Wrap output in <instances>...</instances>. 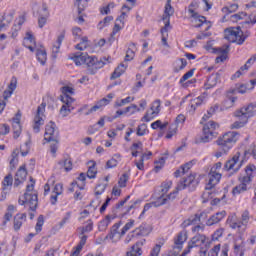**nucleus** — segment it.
<instances>
[{
	"mask_svg": "<svg viewBox=\"0 0 256 256\" xmlns=\"http://www.w3.org/2000/svg\"><path fill=\"white\" fill-rule=\"evenodd\" d=\"M245 175L240 176L238 178L239 185L233 188V195H241V193H245V191H249V187L251 186V182L253 181V177H256V166L253 164H248L245 168Z\"/></svg>",
	"mask_w": 256,
	"mask_h": 256,
	"instance_id": "nucleus-1",
	"label": "nucleus"
},
{
	"mask_svg": "<svg viewBox=\"0 0 256 256\" xmlns=\"http://www.w3.org/2000/svg\"><path fill=\"white\" fill-rule=\"evenodd\" d=\"M234 117L239 119L231 125V129H241L249 123L251 117H256V104H248L234 112Z\"/></svg>",
	"mask_w": 256,
	"mask_h": 256,
	"instance_id": "nucleus-2",
	"label": "nucleus"
},
{
	"mask_svg": "<svg viewBox=\"0 0 256 256\" xmlns=\"http://www.w3.org/2000/svg\"><path fill=\"white\" fill-rule=\"evenodd\" d=\"M18 203L23 205L28 211H35L37 209L38 198L33 178H30V183L26 186V193L19 198Z\"/></svg>",
	"mask_w": 256,
	"mask_h": 256,
	"instance_id": "nucleus-3",
	"label": "nucleus"
},
{
	"mask_svg": "<svg viewBox=\"0 0 256 256\" xmlns=\"http://www.w3.org/2000/svg\"><path fill=\"white\" fill-rule=\"evenodd\" d=\"M209 117H211V114H205L201 120L203 125L202 136L200 138L201 143H209L210 141H213L217 135H219V133H217V129L220 127L219 123L213 120L205 122L207 119H209Z\"/></svg>",
	"mask_w": 256,
	"mask_h": 256,
	"instance_id": "nucleus-4",
	"label": "nucleus"
},
{
	"mask_svg": "<svg viewBox=\"0 0 256 256\" xmlns=\"http://www.w3.org/2000/svg\"><path fill=\"white\" fill-rule=\"evenodd\" d=\"M188 13L191 15L192 27L202 28V32L196 36V39L203 40L211 37V32H205L211 29V22H208L204 16H199L191 8H189Z\"/></svg>",
	"mask_w": 256,
	"mask_h": 256,
	"instance_id": "nucleus-5",
	"label": "nucleus"
},
{
	"mask_svg": "<svg viewBox=\"0 0 256 256\" xmlns=\"http://www.w3.org/2000/svg\"><path fill=\"white\" fill-rule=\"evenodd\" d=\"M251 221V214L248 210H245L241 214L240 221L235 220V214L231 215L227 219V223L231 229H237L239 233H245L249 222Z\"/></svg>",
	"mask_w": 256,
	"mask_h": 256,
	"instance_id": "nucleus-6",
	"label": "nucleus"
},
{
	"mask_svg": "<svg viewBox=\"0 0 256 256\" xmlns=\"http://www.w3.org/2000/svg\"><path fill=\"white\" fill-rule=\"evenodd\" d=\"M239 139H241V134L235 131H229L218 137L216 145L226 151H231Z\"/></svg>",
	"mask_w": 256,
	"mask_h": 256,
	"instance_id": "nucleus-7",
	"label": "nucleus"
},
{
	"mask_svg": "<svg viewBox=\"0 0 256 256\" xmlns=\"http://www.w3.org/2000/svg\"><path fill=\"white\" fill-rule=\"evenodd\" d=\"M224 37L229 43H236L237 45L245 43V35H243V31L239 27L226 29Z\"/></svg>",
	"mask_w": 256,
	"mask_h": 256,
	"instance_id": "nucleus-8",
	"label": "nucleus"
},
{
	"mask_svg": "<svg viewBox=\"0 0 256 256\" xmlns=\"http://www.w3.org/2000/svg\"><path fill=\"white\" fill-rule=\"evenodd\" d=\"M246 161V159L241 158V152H236L234 156L225 163L224 171H233V173H237Z\"/></svg>",
	"mask_w": 256,
	"mask_h": 256,
	"instance_id": "nucleus-9",
	"label": "nucleus"
},
{
	"mask_svg": "<svg viewBox=\"0 0 256 256\" xmlns=\"http://www.w3.org/2000/svg\"><path fill=\"white\" fill-rule=\"evenodd\" d=\"M161 113V100H155L150 105V111H147L145 115L141 118L143 123H149L153 121Z\"/></svg>",
	"mask_w": 256,
	"mask_h": 256,
	"instance_id": "nucleus-10",
	"label": "nucleus"
},
{
	"mask_svg": "<svg viewBox=\"0 0 256 256\" xmlns=\"http://www.w3.org/2000/svg\"><path fill=\"white\" fill-rule=\"evenodd\" d=\"M45 124V104H41L38 109L37 113L34 117L33 123V131L34 133H39L41 131V126Z\"/></svg>",
	"mask_w": 256,
	"mask_h": 256,
	"instance_id": "nucleus-11",
	"label": "nucleus"
},
{
	"mask_svg": "<svg viewBox=\"0 0 256 256\" xmlns=\"http://www.w3.org/2000/svg\"><path fill=\"white\" fill-rule=\"evenodd\" d=\"M121 227V222L115 223L111 229L108 235H106V239L108 241H111V243H119L121 241V238L125 235L123 234V231L119 232V228Z\"/></svg>",
	"mask_w": 256,
	"mask_h": 256,
	"instance_id": "nucleus-12",
	"label": "nucleus"
},
{
	"mask_svg": "<svg viewBox=\"0 0 256 256\" xmlns=\"http://www.w3.org/2000/svg\"><path fill=\"white\" fill-rule=\"evenodd\" d=\"M57 126L54 122H49L46 125L45 133H44V141L45 143H51V141H57Z\"/></svg>",
	"mask_w": 256,
	"mask_h": 256,
	"instance_id": "nucleus-13",
	"label": "nucleus"
},
{
	"mask_svg": "<svg viewBox=\"0 0 256 256\" xmlns=\"http://www.w3.org/2000/svg\"><path fill=\"white\" fill-rule=\"evenodd\" d=\"M114 97H115L114 93L108 94L105 98H102L94 106H92L88 110L87 115H91V113H95L96 111H100L104 107H107V105H109V103H111V101H113Z\"/></svg>",
	"mask_w": 256,
	"mask_h": 256,
	"instance_id": "nucleus-14",
	"label": "nucleus"
},
{
	"mask_svg": "<svg viewBox=\"0 0 256 256\" xmlns=\"http://www.w3.org/2000/svg\"><path fill=\"white\" fill-rule=\"evenodd\" d=\"M12 130L14 139H19L21 137V133L23 132V126L21 125V112H18L12 118Z\"/></svg>",
	"mask_w": 256,
	"mask_h": 256,
	"instance_id": "nucleus-15",
	"label": "nucleus"
},
{
	"mask_svg": "<svg viewBox=\"0 0 256 256\" xmlns=\"http://www.w3.org/2000/svg\"><path fill=\"white\" fill-rule=\"evenodd\" d=\"M189 239V234L187 231L183 230L179 232L175 237H174V246L173 249H177V251H182L183 250V245H185V242Z\"/></svg>",
	"mask_w": 256,
	"mask_h": 256,
	"instance_id": "nucleus-16",
	"label": "nucleus"
},
{
	"mask_svg": "<svg viewBox=\"0 0 256 256\" xmlns=\"http://www.w3.org/2000/svg\"><path fill=\"white\" fill-rule=\"evenodd\" d=\"M63 105L60 108V115L61 117H68V115H71V112L75 110V107H73V99L67 100V98H61L60 100Z\"/></svg>",
	"mask_w": 256,
	"mask_h": 256,
	"instance_id": "nucleus-17",
	"label": "nucleus"
},
{
	"mask_svg": "<svg viewBox=\"0 0 256 256\" xmlns=\"http://www.w3.org/2000/svg\"><path fill=\"white\" fill-rule=\"evenodd\" d=\"M225 79V75H223V71H219L215 74H212L206 84L205 87L206 89H211L217 85V83H221Z\"/></svg>",
	"mask_w": 256,
	"mask_h": 256,
	"instance_id": "nucleus-18",
	"label": "nucleus"
},
{
	"mask_svg": "<svg viewBox=\"0 0 256 256\" xmlns=\"http://www.w3.org/2000/svg\"><path fill=\"white\" fill-rule=\"evenodd\" d=\"M245 251H249L247 247V242L243 240V237L236 239L234 241V253L239 256H245Z\"/></svg>",
	"mask_w": 256,
	"mask_h": 256,
	"instance_id": "nucleus-19",
	"label": "nucleus"
},
{
	"mask_svg": "<svg viewBox=\"0 0 256 256\" xmlns=\"http://www.w3.org/2000/svg\"><path fill=\"white\" fill-rule=\"evenodd\" d=\"M15 17V11L13 10H8L6 12H4L1 16H0V27L4 26V31H7V25H9V23H11V21H13V18Z\"/></svg>",
	"mask_w": 256,
	"mask_h": 256,
	"instance_id": "nucleus-20",
	"label": "nucleus"
},
{
	"mask_svg": "<svg viewBox=\"0 0 256 256\" xmlns=\"http://www.w3.org/2000/svg\"><path fill=\"white\" fill-rule=\"evenodd\" d=\"M181 190L182 189H179V186H177V188L174 191H172L170 194H166L165 196H158V199L160 201L156 203V205H165L168 201H175V199H177V195L179 191Z\"/></svg>",
	"mask_w": 256,
	"mask_h": 256,
	"instance_id": "nucleus-21",
	"label": "nucleus"
},
{
	"mask_svg": "<svg viewBox=\"0 0 256 256\" xmlns=\"http://www.w3.org/2000/svg\"><path fill=\"white\" fill-rule=\"evenodd\" d=\"M83 189H85L83 184L79 185V182H72L69 191L75 193L74 199H76V201H81V199H83V193L81 192Z\"/></svg>",
	"mask_w": 256,
	"mask_h": 256,
	"instance_id": "nucleus-22",
	"label": "nucleus"
},
{
	"mask_svg": "<svg viewBox=\"0 0 256 256\" xmlns=\"http://www.w3.org/2000/svg\"><path fill=\"white\" fill-rule=\"evenodd\" d=\"M33 13H36V15H38V17H43V15L45 17H50V13H49V6H47L46 3H42V4H35L33 6Z\"/></svg>",
	"mask_w": 256,
	"mask_h": 256,
	"instance_id": "nucleus-23",
	"label": "nucleus"
},
{
	"mask_svg": "<svg viewBox=\"0 0 256 256\" xmlns=\"http://www.w3.org/2000/svg\"><path fill=\"white\" fill-rule=\"evenodd\" d=\"M107 62L99 61L95 56H89L86 54L85 65L88 67H94V69H101Z\"/></svg>",
	"mask_w": 256,
	"mask_h": 256,
	"instance_id": "nucleus-24",
	"label": "nucleus"
},
{
	"mask_svg": "<svg viewBox=\"0 0 256 256\" xmlns=\"http://www.w3.org/2000/svg\"><path fill=\"white\" fill-rule=\"evenodd\" d=\"M225 217H227V212L225 211L217 212L207 220L206 225H208V227L217 225V223H220V221H223Z\"/></svg>",
	"mask_w": 256,
	"mask_h": 256,
	"instance_id": "nucleus-25",
	"label": "nucleus"
},
{
	"mask_svg": "<svg viewBox=\"0 0 256 256\" xmlns=\"http://www.w3.org/2000/svg\"><path fill=\"white\" fill-rule=\"evenodd\" d=\"M23 45L32 53L33 51H35V38L33 37V33L31 31L26 32L23 40Z\"/></svg>",
	"mask_w": 256,
	"mask_h": 256,
	"instance_id": "nucleus-26",
	"label": "nucleus"
},
{
	"mask_svg": "<svg viewBox=\"0 0 256 256\" xmlns=\"http://www.w3.org/2000/svg\"><path fill=\"white\" fill-rule=\"evenodd\" d=\"M199 181L195 178V174H190L183 182L178 184V189H185V187H195Z\"/></svg>",
	"mask_w": 256,
	"mask_h": 256,
	"instance_id": "nucleus-27",
	"label": "nucleus"
},
{
	"mask_svg": "<svg viewBox=\"0 0 256 256\" xmlns=\"http://www.w3.org/2000/svg\"><path fill=\"white\" fill-rule=\"evenodd\" d=\"M25 221H27V214H16L14 217V231H19Z\"/></svg>",
	"mask_w": 256,
	"mask_h": 256,
	"instance_id": "nucleus-28",
	"label": "nucleus"
},
{
	"mask_svg": "<svg viewBox=\"0 0 256 256\" xmlns=\"http://www.w3.org/2000/svg\"><path fill=\"white\" fill-rule=\"evenodd\" d=\"M115 215H107L103 220L98 223L99 231H107V227L114 221Z\"/></svg>",
	"mask_w": 256,
	"mask_h": 256,
	"instance_id": "nucleus-29",
	"label": "nucleus"
},
{
	"mask_svg": "<svg viewBox=\"0 0 256 256\" xmlns=\"http://www.w3.org/2000/svg\"><path fill=\"white\" fill-rule=\"evenodd\" d=\"M77 231L81 237H87V233L93 231V221L88 220L82 227H79Z\"/></svg>",
	"mask_w": 256,
	"mask_h": 256,
	"instance_id": "nucleus-30",
	"label": "nucleus"
},
{
	"mask_svg": "<svg viewBox=\"0 0 256 256\" xmlns=\"http://www.w3.org/2000/svg\"><path fill=\"white\" fill-rule=\"evenodd\" d=\"M206 99H207V96L205 94L192 99L189 104L191 111H195V109H197V107H199L200 105H203V103H205Z\"/></svg>",
	"mask_w": 256,
	"mask_h": 256,
	"instance_id": "nucleus-31",
	"label": "nucleus"
},
{
	"mask_svg": "<svg viewBox=\"0 0 256 256\" xmlns=\"http://www.w3.org/2000/svg\"><path fill=\"white\" fill-rule=\"evenodd\" d=\"M25 179H27V170L25 167H20L16 173L14 185H21Z\"/></svg>",
	"mask_w": 256,
	"mask_h": 256,
	"instance_id": "nucleus-32",
	"label": "nucleus"
},
{
	"mask_svg": "<svg viewBox=\"0 0 256 256\" xmlns=\"http://www.w3.org/2000/svg\"><path fill=\"white\" fill-rule=\"evenodd\" d=\"M133 9L131 6L124 5L122 7L121 15L116 19V23H120L121 25H125V21H127V17L129 15V11Z\"/></svg>",
	"mask_w": 256,
	"mask_h": 256,
	"instance_id": "nucleus-33",
	"label": "nucleus"
},
{
	"mask_svg": "<svg viewBox=\"0 0 256 256\" xmlns=\"http://www.w3.org/2000/svg\"><path fill=\"white\" fill-rule=\"evenodd\" d=\"M135 101V97L133 96H127L126 98H118L114 102V108L119 109V107H125V105H129V103H133Z\"/></svg>",
	"mask_w": 256,
	"mask_h": 256,
	"instance_id": "nucleus-34",
	"label": "nucleus"
},
{
	"mask_svg": "<svg viewBox=\"0 0 256 256\" xmlns=\"http://www.w3.org/2000/svg\"><path fill=\"white\" fill-rule=\"evenodd\" d=\"M187 67V59L185 58H179L174 61L173 63V71L174 73H179L180 71H183Z\"/></svg>",
	"mask_w": 256,
	"mask_h": 256,
	"instance_id": "nucleus-35",
	"label": "nucleus"
},
{
	"mask_svg": "<svg viewBox=\"0 0 256 256\" xmlns=\"http://www.w3.org/2000/svg\"><path fill=\"white\" fill-rule=\"evenodd\" d=\"M193 75H195V69H191L188 72H186L179 80V84L181 85V87H189V85H191V81H188V82H185V81L191 79Z\"/></svg>",
	"mask_w": 256,
	"mask_h": 256,
	"instance_id": "nucleus-36",
	"label": "nucleus"
},
{
	"mask_svg": "<svg viewBox=\"0 0 256 256\" xmlns=\"http://www.w3.org/2000/svg\"><path fill=\"white\" fill-rule=\"evenodd\" d=\"M209 180L206 184V189H213L215 185H219V181H221L222 175L208 174Z\"/></svg>",
	"mask_w": 256,
	"mask_h": 256,
	"instance_id": "nucleus-37",
	"label": "nucleus"
},
{
	"mask_svg": "<svg viewBox=\"0 0 256 256\" xmlns=\"http://www.w3.org/2000/svg\"><path fill=\"white\" fill-rule=\"evenodd\" d=\"M60 91H61V95H60V100L61 99H65V98H67V100H69V99H73L72 97H71V95H74L75 94V89L73 88V87H71V86H64V87H62L61 89H60Z\"/></svg>",
	"mask_w": 256,
	"mask_h": 256,
	"instance_id": "nucleus-38",
	"label": "nucleus"
},
{
	"mask_svg": "<svg viewBox=\"0 0 256 256\" xmlns=\"http://www.w3.org/2000/svg\"><path fill=\"white\" fill-rule=\"evenodd\" d=\"M58 165H60L61 169H64V171H71L73 169V161L69 156H66L60 160Z\"/></svg>",
	"mask_w": 256,
	"mask_h": 256,
	"instance_id": "nucleus-39",
	"label": "nucleus"
},
{
	"mask_svg": "<svg viewBox=\"0 0 256 256\" xmlns=\"http://www.w3.org/2000/svg\"><path fill=\"white\" fill-rule=\"evenodd\" d=\"M88 171H87V177L88 179H95L97 177V163L93 160H90L88 162Z\"/></svg>",
	"mask_w": 256,
	"mask_h": 256,
	"instance_id": "nucleus-40",
	"label": "nucleus"
},
{
	"mask_svg": "<svg viewBox=\"0 0 256 256\" xmlns=\"http://www.w3.org/2000/svg\"><path fill=\"white\" fill-rule=\"evenodd\" d=\"M19 148H16L11 153V159L9 161L10 169H15L19 165Z\"/></svg>",
	"mask_w": 256,
	"mask_h": 256,
	"instance_id": "nucleus-41",
	"label": "nucleus"
},
{
	"mask_svg": "<svg viewBox=\"0 0 256 256\" xmlns=\"http://www.w3.org/2000/svg\"><path fill=\"white\" fill-rule=\"evenodd\" d=\"M135 53H137V45L130 43L126 51L125 61H133V59H135Z\"/></svg>",
	"mask_w": 256,
	"mask_h": 256,
	"instance_id": "nucleus-42",
	"label": "nucleus"
},
{
	"mask_svg": "<svg viewBox=\"0 0 256 256\" xmlns=\"http://www.w3.org/2000/svg\"><path fill=\"white\" fill-rule=\"evenodd\" d=\"M173 187V182L171 181H165L160 185L159 189V197H166L167 193H169V190Z\"/></svg>",
	"mask_w": 256,
	"mask_h": 256,
	"instance_id": "nucleus-43",
	"label": "nucleus"
},
{
	"mask_svg": "<svg viewBox=\"0 0 256 256\" xmlns=\"http://www.w3.org/2000/svg\"><path fill=\"white\" fill-rule=\"evenodd\" d=\"M36 57L41 65H45V63H47V51L43 47L36 50Z\"/></svg>",
	"mask_w": 256,
	"mask_h": 256,
	"instance_id": "nucleus-44",
	"label": "nucleus"
},
{
	"mask_svg": "<svg viewBox=\"0 0 256 256\" xmlns=\"http://www.w3.org/2000/svg\"><path fill=\"white\" fill-rule=\"evenodd\" d=\"M53 193L55 195L51 196V203L52 205H55L57 203V197H59V195H63V184H56L53 189Z\"/></svg>",
	"mask_w": 256,
	"mask_h": 256,
	"instance_id": "nucleus-45",
	"label": "nucleus"
},
{
	"mask_svg": "<svg viewBox=\"0 0 256 256\" xmlns=\"http://www.w3.org/2000/svg\"><path fill=\"white\" fill-rule=\"evenodd\" d=\"M22 157H27L31 151V134H28V140L20 147Z\"/></svg>",
	"mask_w": 256,
	"mask_h": 256,
	"instance_id": "nucleus-46",
	"label": "nucleus"
},
{
	"mask_svg": "<svg viewBox=\"0 0 256 256\" xmlns=\"http://www.w3.org/2000/svg\"><path fill=\"white\" fill-rule=\"evenodd\" d=\"M133 233L135 235H141L142 237H147L151 233V228L148 225L142 224L140 227L136 228Z\"/></svg>",
	"mask_w": 256,
	"mask_h": 256,
	"instance_id": "nucleus-47",
	"label": "nucleus"
},
{
	"mask_svg": "<svg viewBox=\"0 0 256 256\" xmlns=\"http://www.w3.org/2000/svg\"><path fill=\"white\" fill-rule=\"evenodd\" d=\"M63 39H65V33L62 32L58 35L57 40L52 47V53L54 55H57V53H59V50L61 49V44L63 43Z\"/></svg>",
	"mask_w": 256,
	"mask_h": 256,
	"instance_id": "nucleus-48",
	"label": "nucleus"
},
{
	"mask_svg": "<svg viewBox=\"0 0 256 256\" xmlns=\"http://www.w3.org/2000/svg\"><path fill=\"white\" fill-rule=\"evenodd\" d=\"M253 63V59H249L244 66H242L233 76L232 79H239L241 75H245V71L249 70L250 65Z\"/></svg>",
	"mask_w": 256,
	"mask_h": 256,
	"instance_id": "nucleus-49",
	"label": "nucleus"
},
{
	"mask_svg": "<svg viewBox=\"0 0 256 256\" xmlns=\"http://www.w3.org/2000/svg\"><path fill=\"white\" fill-rule=\"evenodd\" d=\"M120 161H121V154H115L110 160L106 162V168L114 169V167H117V165H119Z\"/></svg>",
	"mask_w": 256,
	"mask_h": 256,
	"instance_id": "nucleus-50",
	"label": "nucleus"
},
{
	"mask_svg": "<svg viewBox=\"0 0 256 256\" xmlns=\"http://www.w3.org/2000/svg\"><path fill=\"white\" fill-rule=\"evenodd\" d=\"M160 201L161 200H159V196H156L155 201L145 204L144 209L139 216V219H143V215H145V213H147V211H149L151 207H161V205H157V203H159Z\"/></svg>",
	"mask_w": 256,
	"mask_h": 256,
	"instance_id": "nucleus-51",
	"label": "nucleus"
},
{
	"mask_svg": "<svg viewBox=\"0 0 256 256\" xmlns=\"http://www.w3.org/2000/svg\"><path fill=\"white\" fill-rule=\"evenodd\" d=\"M130 151L132 153V157H137L139 154L143 153V143L136 142L132 144Z\"/></svg>",
	"mask_w": 256,
	"mask_h": 256,
	"instance_id": "nucleus-52",
	"label": "nucleus"
},
{
	"mask_svg": "<svg viewBox=\"0 0 256 256\" xmlns=\"http://www.w3.org/2000/svg\"><path fill=\"white\" fill-rule=\"evenodd\" d=\"M143 255V251L141 250V247H139V242L134 244L131 249L126 253L125 256H141Z\"/></svg>",
	"mask_w": 256,
	"mask_h": 256,
	"instance_id": "nucleus-53",
	"label": "nucleus"
},
{
	"mask_svg": "<svg viewBox=\"0 0 256 256\" xmlns=\"http://www.w3.org/2000/svg\"><path fill=\"white\" fill-rule=\"evenodd\" d=\"M124 111L126 113V117H132V115H136V113H139L140 109L139 106L136 104H130L129 106L124 108Z\"/></svg>",
	"mask_w": 256,
	"mask_h": 256,
	"instance_id": "nucleus-54",
	"label": "nucleus"
},
{
	"mask_svg": "<svg viewBox=\"0 0 256 256\" xmlns=\"http://www.w3.org/2000/svg\"><path fill=\"white\" fill-rule=\"evenodd\" d=\"M230 21L232 23H239V21H244L246 23L247 21V13L245 12H239L237 14H233L231 17H230Z\"/></svg>",
	"mask_w": 256,
	"mask_h": 256,
	"instance_id": "nucleus-55",
	"label": "nucleus"
},
{
	"mask_svg": "<svg viewBox=\"0 0 256 256\" xmlns=\"http://www.w3.org/2000/svg\"><path fill=\"white\" fill-rule=\"evenodd\" d=\"M125 71H127V65L125 64H120L114 71V73L112 74L111 78L112 79H118V77H121L123 75V73H125Z\"/></svg>",
	"mask_w": 256,
	"mask_h": 256,
	"instance_id": "nucleus-56",
	"label": "nucleus"
},
{
	"mask_svg": "<svg viewBox=\"0 0 256 256\" xmlns=\"http://www.w3.org/2000/svg\"><path fill=\"white\" fill-rule=\"evenodd\" d=\"M86 55L87 54L74 55L73 57H70V59H72L77 67H80V65H85Z\"/></svg>",
	"mask_w": 256,
	"mask_h": 256,
	"instance_id": "nucleus-57",
	"label": "nucleus"
},
{
	"mask_svg": "<svg viewBox=\"0 0 256 256\" xmlns=\"http://www.w3.org/2000/svg\"><path fill=\"white\" fill-rule=\"evenodd\" d=\"M16 211L17 207H15L14 205H8L3 219H5L6 221H11V219H13V213H15Z\"/></svg>",
	"mask_w": 256,
	"mask_h": 256,
	"instance_id": "nucleus-58",
	"label": "nucleus"
},
{
	"mask_svg": "<svg viewBox=\"0 0 256 256\" xmlns=\"http://www.w3.org/2000/svg\"><path fill=\"white\" fill-rule=\"evenodd\" d=\"M85 243H87V236L80 237V243L73 251L72 256H79V253H81V249H83Z\"/></svg>",
	"mask_w": 256,
	"mask_h": 256,
	"instance_id": "nucleus-59",
	"label": "nucleus"
},
{
	"mask_svg": "<svg viewBox=\"0 0 256 256\" xmlns=\"http://www.w3.org/2000/svg\"><path fill=\"white\" fill-rule=\"evenodd\" d=\"M111 21H113V16L105 17L102 21L98 23L97 29H99V31H103L105 27H109Z\"/></svg>",
	"mask_w": 256,
	"mask_h": 256,
	"instance_id": "nucleus-60",
	"label": "nucleus"
},
{
	"mask_svg": "<svg viewBox=\"0 0 256 256\" xmlns=\"http://www.w3.org/2000/svg\"><path fill=\"white\" fill-rule=\"evenodd\" d=\"M175 13V9H173V6H171V3L166 2L164 7V17L163 19H169Z\"/></svg>",
	"mask_w": 256,
	"mask_h": 256,
	"instance_id": "nucleus-61",
	"label": "nucleus"
},
{
	"mask_svg": "<svg viewBox=\"0 0 256 256\" xmlns=\"http://www.w3.org/2000/svg\"><path fill=\"white\" fill-rule=\"evenodd\" d=\"M191 169V163H186L182 165L178 170L175 172V177H181V175H185L187 171Z\"/></svg>",
	"mask_w": 256,
	"mask_h": 256,
	"instance_id": "nucleus-62",
	"label": "nucleus"
},
{
	"mask_svg": "<svg viewBox=\"0 0 256 256\" xmlns=\"http://www.w3.org/2000/svg\"><path fill=\"white\" fill-rule=\"evenodd\" d=\"M168 125H169V122H163L161 120H156L155 122H153L151 124V129H154V130L161 129V130H163V129H166V127Z\"/></svg>",
	"mask_w": 256,
	"mask_h": 256,
	"instance_id": "nucleus-63",
	"label": "nucleus"
},
{
	"mask_svg": "<svg viewBox=\"0 0 256 256\" xmlns=\"http://www.w3.org/2000/svg\"><path fill=\"white\" fill-rule=\"evenodd\" d=\"M161 247H163V242L154 245L148 256H159V253H161Z\"/></svg>",
	"mask_w": 256,
	"mask_h": 256,
	"instance_id": "nucleus-64",
	"label": "nucleus"
}]
</instances>
